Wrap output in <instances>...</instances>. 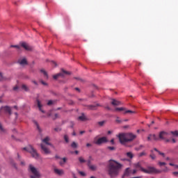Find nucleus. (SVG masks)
Masks as SVG:
<instances>
[{
	"mask_svg": "<svg viewBox=\"0 0 178 178\" xmlns=\"http://www.w3.org/2000/svg\"><path fill=\"white\" fill-rule=\"evenodd\" d=\"M122 168H123V165L113 159H110L108 161L107 173L110 177H116L119 175Z\"/></svg>",
	"mask_w": 178,
	"mask_h": 178,
	"instance_id": "obj_1",
	"label": "nucleus"
},
{
	"mask_svg": "<svg viewBox=\"0 0 178 178\" xmlns=\"http://www.w3.org/2000/svg\"><path fill=\"white\" fill-rule=\"evenodd\" d=\"M117 137L119 138V141L122 145H126L127 143H130L137 138V136L132 133H122L119 134Z\"/></svg>",
	"mask_w": 178,
	"mask_h": 178,
	"instance_id": "obj_2",
	"label": "nucleus"
},
{
	"mask_svg": "<svg viewBox=\"0 0 178 178\" xmlns=\"http://www.w3.org/2000/svg\"><path fill=\"white\" fill-rule=\"evenodd\" d=\"M24 151H27V152H29L33 156V158H35L37 159L38 158H40V154L37 152V150L33 147V146L29 145L27 147L23 148Z\"/></svg>",
	"mask_w": 178,
	"mask_h": 178,
	"instance_id": "obj_3",
	"label": "nucleus"
},
{
	"mask_svg": "<svg viewBox=\"0 0 178 178\" xmlns=\"http://www.w3.org/2000/svg\"><path fill=\"white\" fill-rule=\"evenodd\" d=\"M141 172L143 173H147L148 175H151L152 173H161L162 171L159 170H156L154 167L148 166L147 169L141 168Z\"/></svg>",
	"mask_w": 178,
	"mask_h": 178,
	"instance_id": "obj_4",
	"label": "nucleus"
},
{
	"mask_svg": "<svg viewBox=\"0 0 178 178\" xmlns=\"http://www.w3.org/2000/svg\"><path fill=\"white\" fill-rule=\"evenodd\" d=\"M29 170L32 173L31 177V178H40V172L38 170H37V168H35L33 165H29Z\"/></svg>",
	"mask_w": 178,
	"mask_h": 178,
	"instance_id": "obj_5",
	"label": "nucleus"
},
{
	"mask_svg": "<svg viewBox=\"0 0 178 178\" xmlns=\"http://www.w3.org/2000/svg\"><path fill=\"white\" fill-rule=\"evenodd\" d=\"M62 72H60L56 75L53 76V79H54V80H56L57 79H59V77H63L65 75H70L71 73L70 72H67L63 69L61 70Z\"/></svg>",
	"mask_w": 178,
	"mask_h": 178,
	"instance_id": "obj_6",
	"label": "nucleus"
},
{
	"mask_svg": "<svg viewBox=\"0 0 178 178\" xmlns=\"http://www.w3.org/2000/svg\"><path fill=\"white\" fill-rule=\"evenodd\" d=\"M1 113H8L12 115V109L8 106H1L0 108Z\"/></svg>",
	"mask_w": 178,
	"mask_h": 178,
	"instance_id": "obj_7",
	"label": "nucleus"
},
{
	"mask_svg": "<svg viewBox=\"0 0 178 178\" xmlns=\"http://www.w3.org/2000/svg\"><path fill=\"white\" fill-rule=\"evenodd\" d=\"M169 134L165 131H160L159 134V140H166Z\"/></svg>",
	"mask_w": 178,
	"mask_h": 178,
	"instance_id": "obj_8",
	"label": "nucleus"
},
{
	"mask_svg": "<svg viewBox=\"0 0 178 178\" xmlns=\"http://www.w3.org/2000/svg\"><path fill=\"white\" fill-rule=\"evenodd\" d=\"M105 143H108V138H106V137L104 136V137L99 138L95 142V144H97V145H101V144H104Z\"/></svg>",
	"mask_w": 178,
	"mask_h": 178,
	"instance_id": "obj_9",
	"label": "nucleus"
},
{
	"mask_svg": "<svg viewBox=\"0 0 178 178\" xmlns=\"http://www.w3.org/2000/svg\"><path fill=\"white\" fill-rule=\"evenodd\" d=\"M40 147L41 149H42L43 152L46 154V155H48V154H51V151L49 150V149H48L46 145L42 143L40 145Z\"/></svg>",
	"mask_w": 178,
	"mask_h": 178,
	"instance_id": "obj_10",
	"label": "nucleus"
},
{
	"mask_svg": "<svg viewBox=\"0 0 178 178\" xmlns=\"http://www.w3.org/2000/svg\"><path fill=\"white\" fill-rule=\"evenodd\" d=\"M21 47H22V48H24L26 51H31V47L29 45V44L26 42H22L21 44Z\"/></svg>",
	"mask_w": 178,
	"mask_h": 178,
	"instance_id": "obj_11",
	"label": "nucleus"
},
{
	"mask_svg": "<svg viewBox=\"0 0 178 178\" xmlns=\"http://www.w3.org/2000/svg\"><path fill=\"white\" fill-rule=\"evenodd\" d=\"M36 102H37V105H38V108H39V111H41L42 113H45V111H44V110H42V104H41V102L40 101V99H36Z\"/></svg>",
	"mask_w": 178,
	"mask_h": 178,
	"instance_id": "obj_12",
	"label": "nucleus"
},
{
	"mask_svg": "<svg viewBox=\"0 0 178 178\" xmlns=\"http://www.w3.org/2000/svg\"><path fill=\"white\" fill-rule=\"evenodd\" d=\"M54 173H56V175H58V176H62V175H64L65 172L63 171V170H59L58 168H54Z\"/></svg>",
	"mask_w": 178,
	"mask_h": 178,
	"instance_id": "obj_13",
	"label": "nucleus"
},
{
	"mask_svg": "<svg viewBox=\"0 0 178 178\" xmlns=\"http://www.w3.org/2000/svg\"><path fill=\"white\" fill-rule=\"evenodd\" d=\"M111 104L113 105V106H119V105H121L122 103L115 99H112Z\"/></svg>",
	"mask_w": 178,
	"mask_h": 178,
	"instance_id": "obj_14",
	"label": "nucleus"
},
{
	"mask_svg": "<svg viewBox=\"0 0 178 178\" xmlns=\"http://www.w3.org/2000/svg\"><path fill=\"white\" fill-rule=\"evenodd\" d=\"M18 63H19V65H21L22 66H24V65H27V60L26 58H22V59H19L18 60Z\"/></svg>",
	"mask_w": 178,
	"mask_h": 178,
	"instance_id": "obj_15",
	"label": "nucleus"
},
{
	"mask_svg": "<svg viewBox=\"0 0 178 178\" xmlns=\"http://www.w3.org/2000/svg\"><path fill=\"white\" fill-rule=\"evenodd\" d=\"M78 119H79V120H81V122H86V120H88V118H87V117H86L84 113H82V115L81 116H79Z\"/></svg>",
	"mask_w": 178,
	"mask_h": 178,
	"instance_id": "obj_16",
	"label": "nucleus"
},
{
	"mask_svg": "<svg viewBox=\"0 0 178 178\" xmlns=\"http://www.w3.org/2000/svg\"><path fill=\"white\" fill-rule=\"evenodd\" d=\"M97 106H99V104H97V105H89L88 106V109L90 111H95V109H97Z\"/></svg>",
	"mask_w": 178,
	"mask_h": 178,
	"instance_id": "obj_17",
	"label": "nucleus"
},
{
	"mask_svg": "<svg viewBox=\"0 0 178 178\" xmlns=\"http://www.w3.org/2000/svg\"><path fill=\"white\" fill-rule=\"evenodd\" d=\"M49 137H46L44 139L42 140V143H44L46 145H51V143H49Z\"/></svg>",
	"mask_w": 178,
	"mask_h": 178,
	"instance_id": "obj_18",
	"label": "nucleus"
},
{
	"mask_svg": "<svg viewBox=\"0 0 178 178\" xmlns=\"http://www.w3.org/2000/svg\"><path fill=\"white\" fill-rule=\"evenodd\" d=\"M130 173H131L130 170L129 168H127L122 178L126 177V176H129L130 175Z\"/></svg>",
	"mask_w": 178,
	"mask_h": 178,
	"instance_id": "obj_19",
	"label": "nucleus"
},
{
	"mask_svg": "<svg viewBox=\"0 0 178 178\" xmlns=\"http://www.w3.org/2000/svg\"><path fill=\"white\" fill-rule=\"evenodd\" d=\"M6 80H9V79L3 77L2 73L0 72V81H6Z\"/></svg>",
	"mask_w": 178,
	"mask_h": 178,
	"instance_id": "obj_20",
	"label": "nucleus"
},
{
	"mask_svg": "<svg viewBox=\"0 0 178 178\" xmlns=\"http://www.w3.org/2000/svg\"><path fill=\"white\" fill-rule=\"evenodd\" d=\"M152 140H154V141H159V137H157L155 134H152Z\"/></svg>",
	"mask_w": 178,
	"mask_h": 178,
	"instance_id": "obj_21",
	"label": "nucleus"
},
{
	"mask_svg": "<svg viewBox=\"0 0 178 178\" xmlns=\"http://www.w3.org/2000/svg\"><path fill=\"white\" fill-rule=\"evenodd\" d=\"M89 169H90V170H97V165H90L88 166Z\"/></svg>",
	"mask_w": 178,
	"mask_h": 178,
	"instance_id": "obj_22",
	"label": "nucleus"
},
{
	"mask_svg": "<svg viewBox=\"0 0 178 178\" xmlns=\"http://www.w3.org/2000/svg\"><path fill=\"white\" fill-rule=\"evenodd\" d=\"M135 168L136 169H140V170H141V169H144V168L141 167V164H140V163H136Z\"/></svg>",
	"mask_w": 178,
	"mask_h": 178,
	"instance_id": "obj_23",
	"label": "nucleus"
},
{
	"mask_svg": "<svg viewBox=\"0 0 178 178\" xmlns=\"http://www.w3.org/2000/svg\"><path fill=\"white\" fill-rule=\"evenodd\" d=\"M152 154L149 155L150 158L153 160L156 159V156L154 154V150H151Z\"/></svg>",
	"mask_w": 178,
	"mask_h": 178,
	"instance_id": "obj_24",
	"label": "nucleus"
},
{
	"mask_svg": "<svg viewBox=\"0 0 178 178\" xmlns=\"http://www.w3.org/2000/svg\"><path fill=\"white\" fill-rule=\"evenodd\" d=\"M115 111H126V108L124 107H117L115 108Z\"/></svg>",
	"mask_w": 178,
	"mask_h": 178,
	"instance_id": "obj_25",
	"label": "nucleus"
},
{
	"mask_svg": "<svg viewBox=\"0 0 178 178\" xmlns=\"http://www.w3.org/2000/svg\"><path fill=\"white\" fill-rule=\"evenodd\" d=\"M22 90H24V91H29L30 90L29 89V87H27V86L23 84L22 86Z\"/></svg>",
	"mask_w": 178,
	"mask_h": 178,
	"instance_id": "obj_26",
	"label": "nucleus"
},
{
	"mask_svg": "<svg viewBox=\"0 0 178 178\" xmlns=\"http://www.w3.org/2000/svg\"><path fill=\"white\" fill-rule=\"evenodd\" d=\"M40 72L41 73H43L45 79H48V73H47L46 71H44V70H41Z\"/></svg>",
	"mask_w": 178,
	"mask_h": 178,
	"instance_id": "obj_27",
	"label": "nucleus"
},
{
	"mask_svg": "<svg viewBox=\"0 0 178 178\" xmlns=\"http://www.w3.org/2000/svg\"><path fill=\"white\" fill-rule=\"evenodd\" d=\"M127 156L128 158H130V159H133V156H134L133 153H131V152H127Z\"/></svg>",
	"mask_w": 178,
	"mask_h": 178,
	"instance_id": "obj_28",
	"label": "nucleus"
},
{
	"mask_svg": "<svg viewBox=\"0 0 178 178\" xmlns=\"http://www.w3.org/2000/svg\"><path fill=\"white\" fill-rule=\"evenodd\" d=\"M79 161L80 163H86V160L82 156L79 158Z\"/></svg>",
	"mask_w": 178,
	"mask_h": 178,
	"instance_id": "obj_29",
	"label": "nucleus"
},
{
	"mask_svg": "<svg viewBox=\"0 0 178 178\" xmlns=\"http://www.w3.org/2000/svg\"><path fill=\"white\" fill-rule=\"evenodd\" d=\"M34 124H35L38 130H39V131H41V129H40V125L38 124V122H37V121H33Z\"/></svg>",
	"mask_w": 178,
	"mask_h": 178,
	"instance_id": "obj_30",
	"label": "nucleus"
},
{
	"mask_svg": "<svg viewBox=\"0 0 178 178\" xmlns=\"http://www.w3.org/2000/svg\"><path fill=\"white\" fill-rule=\"evenodd\" d=\"M0 130L2 133H6V130L3 129V127H2V124L0 123Z\"/></svg>",
	"mask_w": 178,
	"mask_h": 178,
	"instance_id": "obj_31",
	"label": "nucleus"
},
{
	"mask_svg": "<svg viewBox=\"0 0 178 178\" xmlns=\"http://www.w3.org/2000/svg\"><path fill=\"white\" fill-rule=\"evenodd\" d=\"M64 140L65 143H69V136L67 135H64Z\"/></svg>",
	"mask_w": 178,
	"mask_h": 178,
	"instance_id": "obj_32",
	"label": "nucleus"
},
{
	"mask_svg": "<svg viewBox=\"0 0 178 178\" xmlns=\"http://www.w3.org/2000/svg\"><path fill=\"white\" fill-rule=\"evenodd\" d=\"M71 147L72 148H76L77 147V143H76V142H72Z\"/></svg>",
	"mask_w": 178,
	"mask_h": 178,
	"instance_id": "obj_33",
	"label": "nucleus"
},
{
	"mask_svg": "<svg viewBox=\"0 0 178 178\" xmlns=\"http://www.w3.org/2000/svg\"><path fill=\"white\" fill-rule=\"evenodd\" d=\"M171 134L172 136H175L176 137H177L178 136V131H171Z\"/></svg>",
	"mask_w": 178,
	"mask_h": 178,
	"instance_id": "obj_34",
	"label": "nucleus"
},
{
	"mask_svg": "<svg viewBox=\"0 0 178 178\" xmlns=\"http://www.w3.org/2000/svg\"><path fill=\"white\" fill-rule=\"evenodd\" d=\"M107 149H109L110 151H115V149H116L115 147L111 146L108 147Z\"/></svg>",
	"mask_w": 178,
	"mask_h": 178,
	"instance_id": "obj_35",
	"label": "nucleus"
},
{
	"mask_svg": "<svg viewBox=\"0 0 178 178\" xmlns=\"http://www.w3.org/2000/svg\"><path fill=\"white\" fill-rule=\"evenodd\" d=\"M10 48H17V49H19L20 46H19V45H10Z\"/></svg>",
	"mask_w": 178,
	"mask_h": 178,
	"instance_id": "obj_36",
	"label": "nucleus"
},
{
	"mask_svg": "<svg viewBox=\"0 0 178 178\" xmlns=\"http://www.w3.org/2000/svg\"><path fill=\"white\" fill-rule=\"evenodd\" d=\"M125 113H136V111H133L131 110L125 111Z\"/></svg>",
	"mask_w": 178,
	"mask_h": 178,
	"instance_id": "obj_37",
	"label": "nucleus"
},
{
	"mask_svg": "<svg viewBox=\"0 0 178 178\" xmlns=\"http://www.w3.org/2000/svg\"><path fill=\"white\" fill-rule=\"evenodd\" d=\"M58 118H59V114L56 113L54 115V117H53V120H56V119H58Z\"/></svg>",
	"mask_w": 178,
	"mask_h": 178,
	"instance_id": "obj_38",
	"label": "nucleus"
},
{
	"mask_svg": "<svg viewBox=\"0 0 178 178\" xmlns=\"http://www.w3.org/2000/svg\"><path fill=\"white\" fill-rule=\"evenodd\" d=\"M159 166H165V165H166V163L159 161Z\"/></svg>",
	"mask_w": 178,
	"mask_h": 178,
	"instance_id": "obj_39",
	"label": "nucleus"
},
{
	"mask_svg": "<svg viewBox=\"0 0 178 178\" xmlns=\"http://www.w3.org/2000/svg\"><path fill=\"white\" fill-rule=\"evenodd\" d=\"M97 124H99V126H103L105 124V121L99 122H97Z\"/></svg>",
	"mask_w": 178,
	"mask_h": 178,
	"instance_id": "obj_40",
	"label": "nucleus"
},
{
	"mask_svg": "<svg viewBox=\"0 0 178 178\" xmlns=\"http://www.w3.org/2000/svg\"><path fill=\"white\" fill-rule=\"evenodd\" d=\"M151 140H152V134H149L147 136V141H151Z\"/></svg>",
	"mask_w": 178,
	"mask_h": 178,
	"instance_id": "obj_41",
	"label": "nucleus"
},
{
	"mask_svg": "<svg viewBox=\"0 0 178 178\" xmlns=\"http://www.w3.org/2000/svg\"><path fill=\"white\" fill-rule=\"evenodd\" d=\"M145 155H147V153H145V152H143L140 153L139 156H144Z\"/></svg>",
	"mask_w": 178,
	"mask_h": 178,
	"instance_id": "obj_42",
	"label": "nucleus"
},
{
	"mask_svg": "<svg viewBox=\"0 0 178 178\" xmlns=\"http://www.w3.org/2000/svg\"><path fill=\"white\" fill-rule=\"evenodd\" d=\"M115 122H116L117 123H122V120H120V119H119V117H117V119H116Z\"/></svg>",
	"mask_w": 178,
	"mask_h": 178,
	"instance_id": "obj_43",
	"label": "nucleus"
},
{
	"mask_svg": "<svg viewBox=\"0 0 178 178\" xmlns=\"http://www.w3.org/2000/svg\"><path fill=\"white\" fill-rule=\"evenodd\" d=\"M61 130L62 129L60 128H59V127H57V128L54 129V131H57V132L61 131Z\"/></svg>",
	"mask_w": 178,
	"mask_h": 178,
	"instance_id": "obj_44",
	"label": "nucleus"
},
{
	"mask_svg": "<svg viewBox=\"0 0 178 178\" xmlns=\"http://www.w3.org/2000/svg\"><path fill=\"white\" fill-rule=\"evenodd\" d=\"M79 175H81V176H86V173L83 171H79Z\"/></svg>",
	"mask_w": 178,
	"mask_h": 178,
	"instance_id": "obj_45",
	"label": "nucleus"
},
{
	"mask_svg": "<svg viewBox=\"0 0 178 178\" xmlns=\"http://www.w3.org/2000/svg\"><path fill=\"white\" fill-rule=\"evenodd\" d=\"M172 175L173 176H176V177H178V172H173Z\"/></svg>",
	"mask_w": 178,
	"mask_h": 178,
	"instance_id": "obj_46",
	"label": "nucleus"
},
{
	"mask_svg": "<svg viewBox=\"0 0 178 178\" xmlns=\"http://www.w3.org/2000/svg\"><path fill=\"white\" fill-rule=\"evenodd\" d=\"M52 104H54V102L52 100H49L48 102H47V105H52Z\"/></svg>",
	"mask_w": 178,
	"mask_h": 178,
	"instance_id": "obj_47",
	"label": "nucleus"
},
{
	"mask_svg": "<svg viewBox=\"0 0 178 178\" xmlns=\"http://www.w3.org/2000/svg\"><path fill=\"white\" fill-rule=\"evenodd\" d=\"M158 154H159V155H161L162 156H163V158H165V153H162L160 151H159Z\"/></svg>",
	"mask_w": 178,
	"mask_h": 178,
	"instance_id": "obj_48",
	"label": "nucleus"
},
{
	"mask_svg": "<svg viewBox=\"0 0 178 178\" xmlns=\"http://www.w3.org/2000/svg\"><path fill=\"white\" fill-rule=\"evenodd\" d=\"M17 90H19V86H16L13 88L14 91H17Z\"/></svg>",
	"mask_w": 178,
	"mask_h": 178,
	"instance_id": "obj_49",
	"label": "nucleus"
},
{
	"mask_svg": "<svg viewBox=\"0 0 178 178\" xmlns=\"http://www.w3.org/2000/svg\"><path fill=\"white\" fill-rule=\"evenodd\" d=\"M131 173H132V175H136V173H137V170H133L131 171Z\"/></svg>",
	"mask_w": 178,
	"mask_h": 178,
	"instance_id": "obj_50",
	"label": "nucleus"
},
{
	"mask_svg": "<svg viewBox=\"0 0 178 178\" xmlns=\"http://www.w3.org/2000/svg\"><path fill=\"white\" fill-rule=\"evenodd\" d=\"M91 165V160H88V166H90Z\"/></svg>",
	"mask_w": 178,
	"mask_h": 178,
	"instance_id": "obj_51",
	"label": "nucleus"
},
{
	"mask_svg": "<svg viewBox=\"0 0 178 178\" xmlns=\"http://www.w3.org/2000/svg\"><path fill=\"white\" fill-rule=\"evenodd\" d=\"M111 143L113 145H115V140L114 139H111Z\"/></svg>",
	"mask_w": 178,
	"mask_h": 178,
	"instance_id": "obj_52",
	"label": "nucleus"
},
{
	"mask_svg": "<svg viewBox=\"0 0 178 178\" xmlns=\"http://www.w3.org/2000/svg\"><path fill=\"white\" fill-rule=\"evenodd\" d=\"M66 161H67V159L66 157L63 158V162L65 163Z\"/></svg>",
	"mask_w": 178,
	"mask_h": 178,
	"instance_id": "obj_53",
	"label": "nucleus"
},
{
	"mask_svg": "<svg viewBox=\"0 0 178 178\" xmlns=\"http://www.w3.org/2000/svg\"><path fill=\"white\" fill-rule=\"evenodd\" d=\"M164 141H165L166 143H169L170 140L168 139V138H165V139H164Z\"/></svg>",
	"mask_w": 178,
	"mask_h": 178,
	"instance_id": "obj_54",
	"label": "nucleus"
},
{
	"mask_svg": "<svg viewBox=\"0 0 178 178\" xmlns=\"http://www.w3.org/2000/svg\"><path fill=\"white\" fill-rule=\"evenodd\" d=\"M32 83H33V84H35V86H38V83L35 81H33Z\"/></svg>",
	"mask_w": 178,
	"mask_h": 178,
	"instance_id": "obj_55",
	"label": "nucleus"
},
{
	"mask_svg": "<svg viewBox=\"0 0 178 178\" xmlns=\"http://www.w3.org/2000/svg\"><path fill=\"white\" fill-rule=\"evenodd\" d=\"M92 145H91V143H87L86 144V147H92Z\"/></svg>",
	"mask_w": 178,
	"mask_h": 178,
	"instance_id": "obj_56",
	"label": "nucleus"
},
{
	"mask_svg": "<svg viewBox=\"0 0 178 178\" xmlns=\"http://www.w3.org/2000/svg\"><path fill=\"white\" fill-rule=\"evenodd\" d=\"M41 83L43 84V86H47V83L44 82V81H41Z\"/></svg>",
	"mask_w": 178,
	"mask_h": 178,
	"instance_id": "obj_57",
	"label": "nucleus"
},
{
	"mask_svg": "<svg viewBox=\"0 0 178 178\" xmlns=\"http://www.w3.org/2000/svg\"><path fill=\"white\" fill-rule=\"evenodd\" d=\"M105 108L107 109L108 111H111V107L109 106H106Z\"/></svg>",
	"mask_w": 178,
	"mask_h": 178,
	"instance_id": "obj_58",
	"label": "nucleus"
},
{
	"mask_svg": "<svg viewBox=\"0 0 178 178\" xmlns=\"http://www.w3.org/2000/svg\"><path fill=\"white\" fill-rule=\"evenodd\" d=\"M79 133L80 134H84V133H86V131H81Z\"/></svg>",
	"mask_w": 178,
	"mask_h": 178,
	"instance_id": "obj_59",
	"label": "nucleus"
},
{
	"mask_svg": "<svg viewBox=\"0 0 178 178\" xmlns=\"http://www.w3.org/2000/svg\"><path fill=\"white\" fill-rule=\"evenodd\" d=\"M21 165H22V166H24V165H25L24 161H21Z\"/></svg>",
	"mask_w": 178,
	"mask_h": 178,
	"instance_id": "obj_60",
	"label": "nucleus"
},
{
	"mask_svg": "<svg viewBox=\"0 0 178 178\" xmlns=\"http://www.w3.org/2000/svg\"><path fill=\"white\" fill-rule=\"evenodd\" d=\"M168 167H165V169H164L163 171V172H168Z\"/></svg>",
	"mask_w": 178,
	"mask_h": 178,
	"instance_id": "obj_61",
	"label": "nucleus"
},
{
	"mask_svg": "<svg viewBox=\"0 0 178 178\" xmlns=\"http://www.w3.org/2000/svg\"><path fill=\"white\" fill-rule=\"evenodd\" d=\"M172 141L173 143H176V139L172 138Z\"/></svg>",
	"mask_w": 178,
	"mask_h": 178,
	"instance_id": "obj_62",
	"label": "nucleus"
},
{
	"mask_svg": "<svg viewBox=\"0 0 178 178\" xmlns=\"http://www.w3.org/2000/svg\"><path fill=\"white\" fill-rule=\"evenodd\" d=\"M75 90H76V91L80 92V88H75Z\"/></svg>",
	"mask_w": 178,
	"mask_h": 178,
	"instance_id": "obj_63",
	"label": "nucleus"
},
{
	"mask_svg": "<svg viewBox=\"0 0 178 178\" xmlns=\"http://www.w3.org/2000/svg\"><path fill=\"white\" fill-rule=\"evenodd\" d=\"M169 165L170 166H175V164H173L172 163H170Z\"/></svg>",
	"mask_w": 178,
	"mask_h": 178,
	"instance_id": "obj_64",
	"label": "nucleus"
}]
</instances>
